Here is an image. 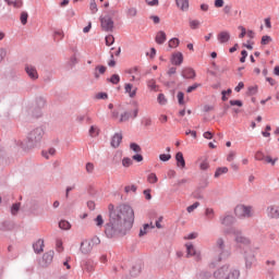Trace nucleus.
Returning <instances> with one entry per match:
<instances>
[{
  "label": "nucleus",
  "mask_w": 279,
  "mask_h": 279,
  "mask_svg": "<svg viewBox=\"0 0 279 279\" xmlns=\"http://www.w3.org/2000/svg\"><path fill=\"white\" fill-rule=\"evenodd\" d=\"M195 208H199V202H195L194 204L190 205L186 210L187 213H193V210H195Z\"/></svg>",
  "instance_id": "60"
},
{
  "label": "nucleus",
  "mask_w": 279,
  "mask_h": 279,
  "mask_svg": "<svg viewBox=\"0 0 279 279\" xmlns=\"http://www.w3.org/2000/svg\"><path fill=\"white\" fill-rule=\"evenodd\" d=\"M182 77H184V80H195V70H193V68H184L181 72Z\"/></svg>",
  "instance_id": "17"
},
{
  "label": "nucleus",
  "mask_w": 279,
  "mask_h": 279,
  "mask_svg": "<svg viewBox=\"0 0 279 279\" xmlns=\"http://www.w3.org/2000/svg\"><path fill=\"white\" fill-rule=\"evenodd\" d=\"M230 106H238V108H243V101L242 100H230L229 101Z\"/></svg>",
  "instance_id": "57"
},
{
  "label": "nucleus",
  "mask_w": 279,
  "mask_h": 279,
  "mask_svg": "<svg viewBox=\"0 0 279 279\" xmlns=\"http://www.w3.org/2000/svg\"><path fill=\"white\" fill-rule=\"evenodd\" d=\"M192 197L194 199H204V195H202L201 187H196V190L192 193Z\"/></svg>",
  "instance_id": "35"
},
{
  "label": "nucleus",
  "mask_w": 279,
  "mask_h": 279,
  "mask_svg": "<svg viewBox=\"0 0 279 279\" xmlns=\"http://www.w3.org/2000/svg\"><path fill=\"white\" fill-rule=\"evenodd\" d=\"M89 136L92 137L99 136V128H97L96 125H92L89 128Z\"/></svg>",
  "instance_id": "41"
},
{
  "label": "nucleus",
  "mask_w": 279,
  "mask_h": 279,
  "mask_svg": "<svg viewBox=\"0 0 279 279\" xmlns=\"http://www.w3.org/2000/svg\"><path fill=\"white\" fill-rule=\"evenodd\" d=\"M216 251L218 252V263H221V260H226L227 258H230V251L226 248V241H223V238H219L216 242Z\"/></svg>",
  "instance_id": "3"
},
{
  "label": "nucleus",
  "mask_w": 279,
  "mask_h": 279,
  "mask_svg": "<svg viewBox=\"0 0 279 279\" xmlns=\"http://www.w3.org/2000/svg\"><path fill=\"white\" fill-rule=\"evenodd\" d=\"M170 62L174 66H181L182 62H184V54L182 52H173Z\"/></svg>",
  "instance_id": "12"
},
{
  "label": "nucleus",
  "mask_w": 279,
  "mask_h": 279,
  "mask_svg": "<svg viewBox=\"0 0 279 279\" xmlns=\"http://www.w3.org/2000/svg\"><path fill=\"white\" fill-rule=\"evenodd\" d=\"M36 106L39 109L45 108V106H47V99H45V97H43V96H38L36 98Z\"/></svg>",
  "instance_id": "30"
},
{
  "label": "nucleus",
  "mask_w": 279,
  "mask_h": 279,
  "mask_svg": "<svg viewBox=\"0 0 279 279\" xmlns=\"http://www.w3.org/2000/svg\"><path fill=\"white\" fill-rule=\"evenodd\" d=\"M85 169L87 173H93V171H95V165L93 162H87Z\"/></svg>",
  "instance_id": "58"
},
{
  "label": "nucleus",
  "mask_w": 279,
  "mask_h": 279,
  "mask_svg": "<svg viewBox=\"0 0 279 279\" xmlns=\"http://www.w3.org/2000/svg\"><path fill=\"white\" fill-rule=\"evenodd\" d=\"M175 160H177V167H179V169L186 168V160L184 159V154H182V151H178L175 154Z\"/></svg>",
  "instance_id": "19"
},
{
  "label": "nucleus",
  "mask_w": 279,
  "mask_h": 279,
  "mask_svg": "<svg viewBox=\"0 0 279 279\" xmlns=\"http://www.w3.org/2000/svg\"><path fill=\"white\" fill-rule=\"evenodd\" d=\"M16 228V223L13 220H4L0 222L1 232H12Z\"/></svg>",
  "instance_id": "10"
},
{
  "label": "nucleus",
  "mask_w": 279,
  "mask_h": 279,
  "mask_svg": "<svg viewBox=\"0 0 279 279\" xmlns=\"http://www.w3.org/2000/svg\"><path fill=\"white\" fill-rule=\"evenodd\" d=\"M123 141V133H116L112 137H111V147H113V149H118V147H120L121 143Z\"/></svg>",
  "instance_id": "13"
},
{
  "label": "nucleus",
  "mask_w": 279,
  "mask_h": 279,
  "mask_svg": "<svg viewBox=\"0 0 279 279\" xmlns=\"http://www.w3.org/2000/svg\"><path fill=\"white\" fill-rule=\"evenodd\" d=\"M142 270H143V262L137 260L135 265L132 266V269H131L132 278H136V276H140Z\"/></svg>",
  "instance_id": "16"
},
{
  "label": "nucleus",
  "mask_w": 279,
  "mask_h": 279,
  "mask_svg": "<svg viewBox=\"0 0 279 279\" xmlns=\"http://www.w3.org/2000/svg\"><path fill=\"white\" fill-rule=\"evenodd\" d=\"M147 181L150 184H156V182H158V177L156 175V173H150L148 174Z\"/></svg>",
  "instance_id": "46"
},
{
  "label": "nucleus",
  "mask_w": 279,
  "mask_h": 279,
  "mask_svg": "<svg viewBox=\"0 0 279 279\" xmlns=\"http://www.w3.org/2000/svg\"><path fill=\"white\" fill-rule=\"evenodd\" d=\"M257 93H258V85H255V86L248 87L246 95L248 97H252V96L256 95Z\"/></svg>",
  "instance_id": "39"
},
{
  "label": "nucleus",
  "mask_w": 279,
  "mask_h": 279,
  "mask_svg": "<svg viewBox=\"0 0 279 279\" xmlns=\"http://www.w3.org/2000/svg\"><path fill=\"white\" fill-rule=\"evenodd\" d=\"M255 159H257V160H265V154L263 153V151H257L256 154H255Z\"/></svg>",
  "instance_id": "64"
},
{
  "label": "nucleus",
  "mask_w": 279,
  "mask_h": 279,
  "mask_svg": "<svg viewBox=\"0 0 279 279\" xmlns=\"http://www.w3.org/2000/svg\"><path fill=\"white\" fill-rule=\"evenodd\" d=\"M199 86H202V84L194 83L192 86L187 87L186 93H193V90H197V88H199Z\"/></svg>",
  "instance_id": "56"
},
{
  "label": "nucleus",
  "mask_w": 279,
  "mask_h": 279,
  "mask_svg": "<svg viewBox=\"0 0 279 279\" xmlns=\"http://www.w3.org/2000/svg\"><path fill=\"white\" fill-rule=\"evenodd\" d=\"M108 221L105 223L107 239L125 236L134 226V209L128 204L108 205Z\"/></svg>",
  "instance_id": "1"
},
{
  "label": "nucleus",
  "mask_w": 279,
  "mask_h": 279,
  "mask_svg": "<svg viewBox=\"0 0 279 279\" xmlns=\"http://www.w3.org/2000/svg\"><path fill=\"white\" fill-rule=\"evenodd\" d=\"M117 14H119V11L111 9V10L106 12L105 16H108L109 19H112L113 16H117Z\"/></svg>",
  "instance_id": "61"
},
{
  "label": "nucleus",
  "mask_w": 279,
  "mask_h": 279,
  "mask_svg": "<svg viewBox=\"0 0 279 279\" xmlns=\"http://www.w3.org/2000/svg\"><path fill=\"white\" fill-rule=\"evenodd\" d=\"M230 274V265H223L214 272V278L225 279Z\"/></svg>",
  "instance_id": "7"
},
{
  "label": "nucleus",
  "mask_w": 279,
  "mask_h": 279,
  "mask_svg": "<svg viewBox=\"0 0 279 279\" xmlns=\"http://www.w3.org/2000/svg\"><path fill=\"white\" fill-rule=\"evenodd\" d=\"M177 98H178V104L179 106H184V94L183 92H179L178 95H177Z\"/></svg>",
  "instance_id": "49"
},
{
  "label": "nucleus",
  "mask_w": 279,
  "mask_h": 279,
  "mask_svg": "<svg viewBox=\"0 0 279 279\" xmlns=\"http://www.w3.org/2000/svg\"><path fill=\"white\" fill-rule=\"evenodd\" d=\"M209 167H210V165L208 163V161L206 159L203 162H201V165H199V169L202 171H208Z\"/></svg>",
  "instance_id": "54"
},
{
  "label": "nucleus",
  "mask_w": 279,
  "mask_h": 279,
  "mask_svg": "<svg viewBox=\"0 0 279 279\" xmlns=\"http://www.w3.org/2000/svg\"><path fill=\"white\" fill-rule=\"evenodd\" d=\"M80 252H82L83 254H90V252H93V244H90V241L88 240H83L81 242V247H80Z\"/></svg>",
  "instance_id": "15"
},
{
  "label": "nucleus",
  "mask_w": 279,
  "mask_h": 279,
  "mask_svg": "<svg viewBox=\"0 0 279 279\" xmlns=\"http://www.w3.org/2000/svg\"><path fill=\"white\" fill-rule=\"evenodd\" d=\"M144 195H145V199H147V202H149L151 199V190L150 189H146L143 191Z\"/></svg>",
  "instance_id": "62"
},
{
  "label": "nucleus",
  "mask_w": 279,
  "mask_h": 279,
  "mask_svg": "<svg viewBox=\"0 0 279 279\" xmlns=\"http://www.w3.org/2000/svg\"><path fill=\"white\" fill-rule=\"evenodd\" d=\"M59 228L61 230H71V222H69L68 220H61L59 221Z\"/></svg>",
  "instance_id": "34"
},
{
  "label": "nucleus",
  "mask_w": 279,
  "mask_h": 279,
  "mask_svg": "<svg viewBox=\"0 0 279 279\" xmlns=\"http://www.w3.org/2000/svg\"><path fill=\"white\" fill-rule=\"evenodd\" d=\"M132 88H134V85L132 83H126L124 85L125 93L129 94L131 99H134V97H136V92L138 90V88L135 87L133 90H132Z\"/></svg>",
  "instance_id": "21"
},
{
  "label": "nucleus",
  "mask_w": 279,
  "mask_h": 279,
  "mask_svg": "<svg viewBox=\"0 0 279 279\" xmlns=\"http://www.w3.org/2000/svg\"><path fill=\"white\" fill-rule=\"evenodd\" d=\"M43 136H45V129L43 126H37L31 132H28L25 142H17V146L24 151H29V149H36L43 143Z\"/></svg>",
  "instance_id": "2"
},
{
  "label": "nucleus",
  "mask_w": 279,
  "mask_h": 279,
  "mask_svg": "<svg viewBox=\"0 0 279 279\" xmlns=\"http://www.w3.org/2000/svg\"><path fill=\"white\" fill-rule=\"evenodd\" d=\"M96 99H108V93L100 92L96 95Z\"/></svg>",
  "instance_id": "63"
},
{
  "label": "nucleus",
  "mask_w": 279,
  "mask_h": 279,
  "mask_svg": "<svg viewBox=\"0 0 279 279\" xmlns=\"http://www.w3.org/2000/svg\"><path fill=\"white\" fill-rule=\"evenodd\" d=\"M95 222H96L97 228H101V226H104V216L98 215L95 218Z\"/></svg>",
  "instance_id": "51"
},
{
  "label": "nucleus",
  "mask_w": 279,
  "mask_h": 279,
  "mask_svg": "<svg viewBox=\"0 0 279 279\" xmlns=\"http://www.w3.org/2000/svg\"><path fill=\"white\" fill-rule=\"evenodd\" d=\"M102 32H114V21L108 16H100Z\"/></svg>",
  "instance_id": "6"
},
{
  "label": "nucleus",
  "mask_w": 279,
  "mask_h": 279,
  "mask_svg": "<svg viewBox=\"0 0 279 279\" xmlns=\"http://www.w3.org/2000/svg\"><path fill=\"white\" fill-rule=\"evenodd\" d=\"M190 27L191 29H197L199 27V21L197 20L190 21Z\"/></svg>",
  "instance_id": "59"
},
{
  "label": "nucleus",
  "mask_w": 279,
  "mask_h": 279,
  "mask_svg": "<svg viewBox=\"0 0 279 279\" xmlns=\"http://www.w3.org/2000/svg\"><path fill=\"white\" fill-rule=\"evenodd\" d=\"M105 43H106L107 47H110L111 45H114V36L113 35L106 36Z\"/></svg>",
  "instance_id": "44"
},
{
  "label": "nucleus",
  "mask_w": 279,
  "mask_h": 279,
  "mask_svg": "<svg viewBox=\"0 0 279 279\" xmlns=\"http://www.w3.org/2000/svg\"><path fill=\"white\" fill-rule=\"evenodd\" d=\"M107 82L109 84L117 85L119 82H121V76H119V74H112L111 77L107 78Z\"/></svg>",
  "instance_id": "31"
},
{
  "label": "nucleus",
  "mask_w": 279,
  "mask_h": 279,
  "mask_svg": "<svg viewBox=\"0 0 279 279\" xmlns=\"http://www.w3.org/2000/svg\"><path fill=\"white\" fill-rule=\"evenodd\" d=\"M21 210V203H14L12 206H11V214L13 216H16L19 215V211Z\"/></svg>",
  "instance_id": "36"
},
{
  "label": "nucleus",
  "mask_w": 279,
  "mask_h": 279,
  "mask_svg": "<svg viewBox=\"0 0 279 279\" xmlns=\"http://www.w3.org/2000/svg\"><path fill=\"white\" fill-rule=\"evenodd\" d=\"M170 159H171V154H160L159 155V160L161 162H169Z\"/></svg>",
  "instance_id": "47"
},
{
  "label": "nucleus",
  "mask_w": 279,
  "mask_h": 279,
  "mask_svg": "<svg viewBox=\"0 0 279 279\" xmlns=\"http://www.w3.org/2000/svg\"><path fill=\"white\" fill-rule=\"evenodd\" d=\"M235 221H236V218H234V216L228 215L221 219V225L230 227V226H233V223H235Z\"/></svg>",
  "instance_id": "25"
},
{
  "label": "nucleus",
  "mask_w": 279,
  "mask_h": 279,
  "mask_svg": "<svg viewBox=\"0 0 279 279\" xmlns=\"http://www.w3.org/2000/svg\"><path fill=\"white\" fill-rule=\"evenodd\" d=\"M130 117H132V112L125 111L120 117V123H125V121H130Z\"/></svg>",
  "instance_id": "40"
},
{
  "label": "nucleus",
  "mask_w": 279,
  "mask_h": 279,
  "mask_svg": "<svg viewBox=\"0 0 279 279\" xmlns=\"http://www.w3.org/2000/svg\"><path fill=\"white\" fill-rule=\"evenodd\" d=\"M33 248L35 254H43V252H45V240H37L35 243H33Z\"/></svg>",
  "instance_id": "18"
},
{
  "label": "nucleus",
  "mask_w": 279,
  "mask_h": 279,
  "mask_svg": "<svg viewBox=\"0 0 279 279\" xmlns=\"http://www.w3.org/2000/svg\"><path fill=\"white\" fill-rule=\"evenodd\" d=\"M244 260L246 269H252V265L256 263V256L254 255L253 252H245Z\"/></svg>",
  "instance_id": "9"
},
{
  "label": "nucleus",
  "mask_w": 279,
  "mask_h": 279,
  "mask_svg": "<svg viewBox=\"0 0 279 279\" xmlns=\"http://www.w3.org/2000/svg\"><path fill=\"white\" fill-rule=\"evenodd\" d=\"M77 62H78L77 57L73 56L70 58V61L68 62V66H70V69H73V66H75Z\"/></svg>",
  "instance_id": "50"
},
{
  "label": "nucleus",
  "mask_w": 279,
  "mask_h": 279,
  "mask_svg": "<svg viewBox=\"0 0 279 279\" xmlns=\"http://www.w3.org/2000/svg\"><path fill=\"white\" fill-rule=\"evenodd\" d=\"M234 215L239 217L240 219L242 217H252V207L251 206H245V205H238L234 208Z\"/></svg>",
  "instance_id": "5"
},
{
  "label": "nucleus",
  "mask_w": 279,
  "mask_h": 279,
  "mask_svg": "<svg viewBox=\"0 0 279 279\" xmlns=\"http://www.w3.org/2000/svg\"><path fill=\"white\" fill-rule=\"evenodd\" d=\"M24 71L33 81L38 80V70H36V66L32 64H25Z\"/></svg>",
  "instance_id": "8"
},
{
  "label": "nucleus",
  "mask_w": 279,
  "mask_h": 279,
  "mask_svg": "<svg viewBox=\"0 0 279 279\" xmlns=\"http://www.w3.org/2000/svg\"><path fill=\"white\" fill-rule=\"evenodd\" d=\"M28 19H29V14L27 13V11H23L20 15V21H21L22 25H27Z\"/></svg>",
  "instance_id": "37"
},
{
  "label": "nucleus",
  "mask_w": 279,
  "mask_h": 279,
  "mask_svg": "<svg viewBox=\"0 0 279 279\" xmlns=\"http://www.w3.org/2000/svg\"><path fill=\"white\" fill-rule=\"evenodd\" d=\"M205 215L208 219H213L215 217V210L213 208H206Z\"/></svg>",
  "instance_id": "53"
},
{
  "label": "nucleus",
  "mask_w": 279,
  "mask_h": 279,
  "mask_svg": "<svg viewBox=\"0 0 279 279\" xmlns=\"http://www.w3.org/2000/svg\"><path fill=\"white\" fill-rule=\"evenodd\" d=\"M181 12H189V0H174Z\"/></svg>",
  "instance_id": "23"
},
{
  "label": "nucleus",
  "mask_w": 279,
  "mask_h": 279,
  "mask_svg": "<svg viewBox=\"0 0 279 279\" xmlns=\"http://www.w3.org/2000/svg\"><path fill=\"white\" fill-rule=\"evenodd\" d=\"M84 269L88 274H93V271H95V262H93L90 259L86 260L84 264Z\"/></svg>",
  "instance_id": "27"
},
{
  "label": "nucleus",
  "mask_w": 279,
  "mask_h": 279,
  "mask_svg": "<svg viewBox=\"0 0 279 279\" xmlns=\"http://www.w3.org/2000/svg\"><path fill=\"white\" fill-rule=\"evenodd\" d=\"M218 40L221 45L230 41V33L222 31L218 34Z\"/></svg>",
  "instance_id": "24"
},
{
  "label": "nucleus",
  "mask_w": 279,
  "mask_h": 279,
  "mask_svg": "<svg viewBox=\"0 0 279 279\" xmlns=\"http://www.w3.org/2000/svg\"><path fill=\"white\" fill-rule=\"evenodd\" d=\"M123 153L117 151L112 158V165H119L121 162V158Z\"/></svg>",
  "instance_id": "38"
},
{
  "label": "nucleus",
  "mask_w": 279,
  "mask_h": 279,
  "mask_svg": "<svg viewBox=\"0 0 279 279\" xmlns=\"http://www.w3.org/2000/svg\"><path fill=\"white\" fill-rule=\"evenodd\" d=\"M107 70L108 68H106V65H97L95 68V71H97L100 75H104V73H106Z\"/></svg>",
  "instance_id": "55"
},
{
  "label": "nucleus",
  "mask_w": 279,
  "mask_h": 279,
  "mask_svg": "<svg viewBox=\"0 0 279 279\" xmlns=\"http://www.w3.org/2000/svg\"><path fill=\"white\" fill-rule=\"evenodd\" d=\"M264 160H266V162L268 163V165H271L272 167L276 165V162H278V157H276L275 159L274 158H271V156H266L265 158H264Z\"/></svg>",
  "instance_id": "48"
},
{
  "label": "nucleus",
  "mask_w": 279,
  "mask_h": 279,
  "mask_svg": "<svg viewBox=\"0 0 279 279\" xmlns=\"http://www.w3.org/2000/svg\"><path fill=\"white\" fill-rule=\"evenodd\" d=\"M155 43H157V45H165V43H167V33L159 31L155 37Z\"/></svg>",
  "instance_id": "22"
},
{
  "label": "nucleus",
  "mask_w": 279,
  "mask_h": 279,
  "mask_svg": "<svg viewBox=\"0 0 279 279\" xmlns=\"http://www.w3.org/2000/svg\"><path fill=\"white\" fill-rule=\"evenodd\" d=\"M228 167H219L216 169V172L214 174V178H221V175L228 173Z\"/></svg>",
  "instance_id": "29"
},
{
  "label": "nucleus",
  "mask_w": 279,
  "mask_h": 279,
  "mask_svg": "<svg viewBox=\"0 0 279 279\" xmlns=\"http://www.w3.org/2000/svg\"><path fill=\"white\" fill-rule=\"evenodd\" d=\"M149 228H151V230H154V228H156V226H154V223H151V222H150V225L149 223H145L143 226V228L140 229L138 236H141V238L145 236V234H147V230H149Z\"/></svg>",
  "instance_id": "28"
},
{
  "label": "nucleus",
  "mask_w": 279,
  "mask_h": 279,
  "mask_svg": "<svg viewBox=\"0 0 279 279\" xmlns=\"http://www.w3.org/2000/svg\"><path fill=\"white\" fill-rule=\"evenodd\" d=\"M130 149L132 151H134L135 154H141L143 151V148H141V145H138L137 143H134V142H132L130 144Z\"/></svg>",
  "instance_id": "33"
},
{
  "label": "nucleus",
  "mask_w": 279,
  "mask_h": 279,
  "mask_svg": "<svg viewBox=\"0 0 279 279\" xmlns=\"http://www.w3.org/2000/svg\"><path fill=\"white\" fill-rule=\"evenodd\" d=\"M157 101H158V104H160V106H166L167 97H165V94H159L157 97Z\"/></svg>",
  "instance_id": "45"
},
{
  "label": "nucleus",
  "mask_w": 279,
  "mask_h": 279,
  "mask_svg": "<svg viewBox=\"0 0 279 279\" xmlns=\"http://www.w3.org/2000/svg\"><path fill=\"white\" fill-rule=\"evenodd\" d=\"M186 256H196V260H201L202 257L199 256V254H197V251L195 250V246L193 244H186Z\"/></svg>",
  "instance_id": "20"
},
{
  "label": "nucleus",
  "mask_w": 279,
  "mask_h": 279,
  "mask_svg": "<svg viewBox=\"0 0 279 279\" xmlns=\"http://www.w3.org/2000/svg\"><path fill=\"white\" fill-rule=\"evenodd\" d=\"M168 47L170 49H175V47H180V39L174 37V38H171L169 44H168Z\"/></svg>",
  "instance_id": "32"
},
{
  "label": "nucleus",
  "mask_w": 279,
  "mask_h": 279,
  "mask_svg": "<svg viewBox=\"0 0 279 279\" xmlns=\"http://www.w3.org/2000/svg\"><path fill=\"white\" fill-rule=\"evenodd\" d=\"M89 10H90L92 14H96V12L98 11V9H97V2H96L95 0H92V1H90Z\"/></svg>",
  "instance_id": "52"
},
{
  "label": "nucleus",
  "mask_w": 279,
  "mask_h": 279,
  "mask_svg": "<svg viewBox=\"0 0 279 279\" xmlns=\"http://www.w3.org/2000/svg\"><path fill=\"white\" fill-rule=\"evenodd\" d=\"M28 114L33 117V119H40L43 117V109L36 107L35 109H29Z\"/></svg>",
  "instance_id": "26"
},
{
  "label": "nucleus",
  "mask_w": 279,
  "mask_h": 279,
  "mask_svg": "<svg viewBox=\"0 0 279 279\" xmlns=\"http://www.w3.org/2000/svg\"><path fill=\"white\" fill-rule=\"evenodd\" d=\"M54 255H56V252H53L52 250L45 253L43 255L41 266L43 267H49V264L53 263V256Z\"/></svg>",
  "instance_id": "11"
},
{
  "label": "nucleus",
  "mask_w": 279,
  "mask_h": 279,
  "mask_svg": "<svg viewBox=\"0 0 279 279\" xmlns=\"http://www.w3.org/2000/svg\"><path fill=\"white\" fill-rule=\"evenodd\" d=\"M227 232L235 236V242L241 243L242 245H250V239L245 238L241 230L232 227Z\"/></svg>",
  "instance_id": "4"
},
{
  "label": "nucleus",
  "mask_w": 279,
  "mask_h": 279,
  "mask_svg": "<svg viewBox=\"0 0 279 279\" xmlns=\"http://www.w3.org/2000/svg\"><path fill=\"white\" fill-rule=\"evenodd\" d=\"M266 213L270 219H279V206H268Z\"/></svg>",
  "instance_id": "14"
},
{
  "label": "nucleus",
  "mask_w": 279,
  "mask_h": 279,
  "mask_svg": "<svg viewBox=\"0 0 279 279\" xmlns=\"http://www.w3.org/2000/svg\"><path fill=\"white\" fill-rule=\"evenodd\" d=\"M274 39L271 38V36L269 35H264L262 37V40H260V45L265 46V45H269V43H271Z\"/></svg>",
  "instance_id": "42"
},
{
  "label": "nucleus",
  "mask_w": 279,
  "mask_h": 279,
  "mask_svg": "<svg viewBox=\"0 0 279 279\" xmlns=\"http://www.w3.org/2000/svg\"><path fill=\"white\" fill-rule=\"evenodd\" d=\"M132 165H134V161H132L130 157H124L122 159V166H124L125 168L132 167Z\"/></svg>",
  "instance_id": "43"
}]
</instances>
